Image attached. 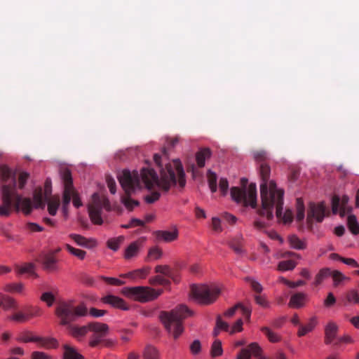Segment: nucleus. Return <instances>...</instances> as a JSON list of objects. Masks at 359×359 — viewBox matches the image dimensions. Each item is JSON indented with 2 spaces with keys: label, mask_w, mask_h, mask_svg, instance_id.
Instances as JSON below:
<instances>
[{
  "label": "nucleus",
  "mask_w": 359,
  "mask_h": 359,
  "mask_svg": "<svg viewBox=\"0 0 359 359\" xmlns=\"http://www.w3.org/2000/svg\"><path fill=\"white\" fill-rule=\"evenodd\" d=\"M162 155L156 154L154 160L159 168L160 177L156 171L151 168H142L140 170V179L141 178L146 189L150 191V194L144 196V201L149 204L157 201L161 194L155 187L168 192L172 187L179 183L180 187L186 184L185 172L183 166L179 159H175L171 162H167L166 149L163 148Z\"/></svg>",
  "instance_id": "f257e3e1"
},
{
  "label": "nucleus",
  "mask_w": 359,
  "mask_h": 359,
  "mask_svg": "<svg viewBox=\"0 0 359 359\" xmlns=\"http://www.w3.org/2000/svg\"><path fill=\"white\" fill-rule=\"evenodd\" d=\"M0 177L2 182L1 199L0 205V215L8 217L13 209L19 211L20 209L27 215L35 208L43 209L46 202L43 199L41 189L36 190L34 193V204L30 198H22L17 192V181L15 175L6 165H0Z\"/></svg>",
  "instance_id": "f03ea898"
},
{
  "label": "nucleus",
  "mask_w": 359,
  "mask_h": 359,
  "mask_svg": "<svg viewBox=\"0 0 359 359\" xmlns=\"http://www.w3.org/2000/svg\"><path fill=\"white\" fill-rule=\"evenodd\" d=\"M283 194L282 189H278L276 184L271 180L268 187L266 183L260 184V195L262 199V208L258 210L261 216L266 217L269 220L273 217V210L276 208V217L285 224L292 221L293 214L290 210L283 212Z\"/></svg>",
  "instance_id": "7ed1b4c3"
},
{
  "label": "nucleus",
  "mask_w": 359,
  "mask_h": 359,
  "mask_svg": "<svg viewBox=\"0 0 359 359\" xmlns=\"http://www.w3.org/2000/svg\"><path fill=\"white\" fill-rule=\"evenodd\" d=\"M192 314V311L181 304L170 311H161L159 318L167 332L177 339L184 332L183 320Z\"/></svg>",
  "instance_id": "20e7f679"
},
{
  "label": "nucleus",
  "mask_w": 359,
  "mask_h": 359,
  "mask_svg": "<svg viewBox=\"0 0 359 359\" xmlns=\"http://www.w3.org/2000/svg\"><path fill=\"white\" fill-rule=\"evenodd\" d=\"M118 178L126 193V195L121 197V202L129 211H132L135 207L140 205L138 201L130 198V195L141 187L139 173L136 170L130 172L124 170Z\"/></svg>",
  "instance_id": "39448f33"
},
{
  "label": "nucleus",
  "mask_w": 359,
  "mask_h": 359,
  "mask_svg": "<svg viewBox=\"0 0 359 359\" xmlns=\"http://www.w3.org/2000/svg\"><path fill=\"white\" fill-rule=\"evenodd\" d=\"M243 188L233 187L231 189V196L237 203H242L245 206L250 205L255 208L257 206V189L255 184H250L247 188L248 180L241 179Z\"/></svg>",
  "instance_id": "423d86ee"
},
{
  "label": "nucleus",
  "mask_w": 359,
  "mask_h": 359,
  "mask_svg": "<svg viewBox=\"0 0 359 359\" xmlns=\"http://www.w3.org/2000/svg\"><path fill=\"white\" fill-rule=\"evenodd\" d=\"M87 313L88 309L83 304L74 306L72 302H62L56 309V314L62 325L70 324L76 318L86 316Z\"/></svg>",
  "instance_id": "0eeeda50"
},
{
  "label": "nucleus",
  "mask_w": 359,
  "mask_h": 359,
  "mask_svg": "<svg viewBox=\"0 0 359 359\" xmlns=\"http://www.w3.org/2000/svg\"><path fill=\"white\" fill-rule=\"evenodd\" d=\"M88 213L93 223L101 225L103 223L102 218V210L109 212L111 210V204L108 198L104 196H100L95 193L92 196V201L88 205Z\"/></svg>",
  "instance_id": "6e6552de"
},
{
  "label": "nucleus",
  "mask_w": 359,
  "mask_h": 359,
  "mask_svg": "<svg viewBox=\"0 0 359 359\" xmlns=\"http://www.w3.org/2000/svg\"><path fill=\"white\" fill-rule=\"evenodd\" d=\"M162 292V290H156L144 286L126 287L122 290V294L126 297L142 303L156 299Z\"/></svg>",
  "instance_id": "1a4fd4ad"
},
{
  "label": "nucleus",
  "mask_w": 359,
  "mask_h": 359,
  "mask_svg": "<svg viewBox=\"0 0 359 359\" xmlns=\"http://www.w3.org/2000/svg\"><path fill=\"white\" fill-rule=\"evenodd\" d=\"M220 294V289L215 285H201L191 287L194 299L201 304H212Z\"/></svg>",
  "instance_id": "9d476101"
},
{
  "label": "nucleus",
  "mask_w": 359,
  "mask_h": 359,
  "mask_svg": "<svg viewBox=\"0 0 359 359\" xmlns=\"http://www.w3.org/2000/svg\"><path fill=\"white\" fill-rule=\"evenodd\" d=\"M61 178L64 184L63 191H67V192H69L70 201L72 199L73 205L76 208H79L83 206V203L79 196V194L73 186L71 172L67 169L65 170L61 173Z\"/></svg>",
  "instance_id": "9b49d317"
},
{
  "label": "nucleus",
  "mask_w": 359,
  "mask_h": 359,
  "mask_svg": "<svg viewBox=\"0 0 359 359\" xmlns=\"http://www.w3.org/2000/svg\"><path fill=\"white\" fill-rule=\"evenodd\" d=\"M253 156L255 160L259 163V172L262 181V184L265 182L269 187L271 182L269 181L271 168L264 162L267 158V153L264 150H257L253 152Z\"/></svg>",
  "instance_id": "f8f14e48"
},
{
  "label": "nucleus",
  "mask_w": 359,
  "mask_h": 359,
  "mask_svg": "<svg viewBox=\"0 0 359 359\" xmlns=\"http://www.w3.org/2000/svg\"><path fill=\"white\" fill-rule=\"evenodd\" d=\"M41 316V310L39 308L28 306L23 309L22 311H18L11 316L8 318L18 323H24L32 318Z\"/></svg>",
  "instance_id": "ddd939ff"
},
{
  "label": "nucleus",
  "mask_w": 359,
  "mask_h": 359,
  "mask_svg": "<svg viewBox=\"0 0 359 359\" xmlns=\"http://www.w3.org/2000/svg\"><path fill=\"white\" fill-rule=\"evenodd\" d=\"M253 354L257 359H264L262 355V349L257 343H251L247 348L241 349L237 359H250Z\"/></svg>",
  "instance_id": "4468645a"
},
{
  "label": "nucleus",
  "mask_w": 359,
  "mask_h": 359,
  "mask_svg": "<svg viewBox=\"0 0 359 359\" xmlns=\"http://www.w3.org/2000/svg\"><path fill=\"white\" fill-rule=\"evenodd\" d=\"M145 241V238H140L137 241L132 242L125 250L123 257L126 260L131 259L134 257H136L143 245V243Z\"/></svg>",
  "instance_id": "2eb2a0df"
},
{
  "label": "nucleus",
  "mask_w": 359,
  "mask_h": 359,
  "mask_svg": "<svg viewBox=\"0 0 359 359\" xmlns=\"http://www.w3.org/2000/svg\"><path fill=\"white\" fill-rule=\"evenodd\" d=\"M325 206L323 203L319 204L311 203L308 212L307 219L315 218L317 222H321L325 217Z\"/></svg>",
  "instance_id": "dca6fc26"
},
{
  "label": "nucleus",
  "mask_w": 359,
  "mask_h": 359,
  "mask_svg": "<svg viewBox=\"0 0 359 359\" xmlns=\"http://www.w3.org/2000/svg\"><path fill=\"white\" fill-rule=\"evenodd\" d=\"M348 197L347 196H344L341 198L337 196H333L332 199V212L334 214H337L339 212V210H341L340 215L344 216L347 211L346 205L348 202Z\"/></svg>",
  "instance_id": "f3484780"
},
{
  "label": "nucleus",
  "mask_w": 359,
  "mask_h": 359,
  "mask_svg": "<svg viewBox=\"0 0 359 359\" xmlns=\"http://www.w3.org/2000/svg\"><path fill=\"white\" fill-rule=\"evenodd\" d=\"M102 301L103 303L108 304L116 309L124 311L128 310L129 309L123 299L114 295H107L102 299Z\"/></svg>",
  "instance_id": "a211bd4d"
},
{
  "label": "nucleus",
  "mask_w": 359,
  "mask_h": 359,
  "mask_svg": "<svg viewBox=\"0 0 359 359\" xmlns=\"http://www.w3.org/2000/svg\"><path fill=\"white\" fill-rule=\"evenodd\" d=\"M308 296L304 292H297L292 294L289 302V306L293 309H300L305 306Z\"/></svg>",
  "instance_id": "6ab92c4d"
},
{
  "label": "nucleus",
  "mask_w": 359,
  "mask_h": 359,
  "mask_svg": "<svg viewBox=\"0 0 359 359\" xmlns=\"http://www.w3.org/2000/svg\"><path fill=\"white\" fill-rule=\"evenodd\" d=\"M43 268L49 271L57 270V259L55 255L52 254L43 255L39 259Z\"/></svg>",
  "instance_id": "aec40b11"
},
{
  "label": "nucleus",
  "mask_w": 359,
  "mask_h": 359,
  "mask_svg": "<svg viewBox=\"0 0 359 359\" xmlns=\"http://www.w3.org/2000/svg\"><path fill=\"white\" fill-rule=\"evenodd\" d=\"M338 326L333 322H330L325 328V343L331 344L337 337Z\"/></svg>",
  "instance_id": "412c9836"
},
{
  "label": "nucleus",
  "mask_w": 359,
  "mask_h": 359,
  "mask_svg": "<svg viewBox=\"0 0 359 359\" xmlns=\"http://www.w3.org/2000/svg\"><path fill=\"white\" fill-rule=\"evenodd\" d=\"M0 307L5 311L15 310L18 309V304L13 298L0 293Z\"/></svg>",
  "instance_id": "4be33fe9"
},
{
  "label": "nucleus",
  "mask_w": 359,
  "mask_h": 359,
  "mask_svg": "<svg viewBox=\"0 0 359 359\" xmlns=\"http://www.w3.org/2000/svg\"><path fill=\"white\" fill-rule=\"evenodd\" d=\"M89 331L94 334L106 336L109 332V326L105 323L92 322L88 324Z\"/></svg>",
  "instance_id": "5701e85b"
},
{
  "label": "nucleus",
  "mask_w": 359,
  "mask_h": 359,
  "mask_svg": "<svg viewBox=\"0 0 359 359\" xmlns=\"http://www.w3.org/2000/svg\"><path fill=\"white\" fill-rule=\"evenodd\" d=\"M67 325L69 333L77 339L84 337L89 331L88 325L81 327L71 325L69 324Z\"/></svg>",
  "instance_id": "b1692460"
},
{
  "label": "nucleus",
  "mask_w": 359,
  "mask_h": 359,
  "mask_svg": "<svg viewBox=\"0 0 359 359\" xmlns=\"http://www.w3.org/2000/svg\"><path fill=\"white\" fill-rule=\"evenodd\" d=\"M238 309H241L242 313L244 316H245L248 319L250 318L251 311L249 309L243 306L241 304H237L236 305L233 306V307L229 309L227 311H226L224 312V316L225 317L230 318L235 314L236 311Z\"/></svg>",
  "instance_id": "393cba45"
},
{
  "label": "nucleus",
  "mask_w": 359,
  "mask_h": 359,
  "mask_svg": "<svg viewBox=\"0 0 359 359\" xmlns=\"http://www.w3.org/2000/svg\"><path fill=\"white\" fill-rule=\"evenodd\" d=\"M63 348V359H83V356L78 353L72 346L65 344Z\"/></svg>",
  "instance_id": "a878e982"
},
{
  "label": "nucleus",
  "mask_w": 359,
  "mask_h": 359,
  "mask_svg": "<svg viewBox=\"0 0 359 359\" xmlns=\"http://www.w3.org/2000/svg\"><path fill=\"white\" fill-rule=\"evenodd\" d=\"M288 242L290 247L295 250H304L306 248V241L300 239L296 235H291L288 236Z\"/></svg>",
  "instance_id": "bb28decb"
},
{
  "label": "nucleus",
  "mask_w": 359,
  "mask_h": 359,
  "mask_svg": "<svg viewBox=\"0 0 359 359\" xmlns=\"http://www.w3.org/2000/svg\"><path fill=\"white\" fill-rule=\"evenodd\" d=\"M243 236L241 235L237 236L229 241V247L236 253L237 255H241L244 252L242 245H243Z\"/></svg>",
  "instance_id": "cd10ccee"
},
{
  "label": "nucleus",
  "mask_w": 359,
  "mask_h": 359,
  "mask_svg": "<svg viewBox=\"0 0 359 359\" xmlns=\"http://www.w3.org/2000/svg\"><path fill=\"white\" fill-rule=\"evenodd\" d=\"M156 235L158 240H163L165 242L173 241L177 238L176 231H158L156 232Z\"/></svg>",
  "instance_id": "c85d7f7f"
},
{
  "label": "nucleus",
  "mask_w": 359,
  "mask_h": 359,
  "mask_svg": "<svg viewBox=\"0 0 359 359\" xmlns=\"http://www.w3.org/2000/svg\"><path fill=\"white\" fill-rule=\"evenodd\" d=\"M210 155V150L208 148L203 149L198 151L196 155V160L198 166L199 168H203L205 165V160L209 158Z\"/></svg>",
  "instance_id": "c756f323"
},
{
  "label": "nucleus",
  "mask_w": 359,
  "mask_h": 359,
  "mask_svg": "<svg viewBox=\"0 0 359 359\" xmlns=\"http://www.w3.org/2000/svg\"><path fill=\"white\" fill-rule=\"evenodd\" d=\"M144 359H160L158 350L151 345H147L143 351Z\"/></svg>",
  "instance_id": "7c9ffc66"
},
{
  "label": "nucleus",
  "mask_w": 359,
  "mask_h": 359,
  "mask_svg": "<svg viewBox=\"0 0 359 359\" xmlns=\"http://www.w3.org/2000/svg\"><path fill=\"white\" fill-rule=\"evenodd\" d=\"M60 200L58 196H51L48 201V210L50 215L54 216L60 206Z\"/></svg>",
  "instance_id": "2f4dec72"
},
{
  "label": "nucleus",
  "mask_w": 359,
  "mask_h": 359,
  "mask_svg": "<svg viewBox=\"0 0 359 359\" xmlns=\"http://www.w3.org/2000/svg\"><path fill=\"white\" fill-rule=\"evenodd\" d=\"M332 270L330 268H323L319 271L315 277L314 285H320L325 279L331 276Z\"/></svg>",
  "instance_id": "473e14b6"
},
{
  "label": "nucleus",
  "mask_w": 359,
  "mask_h": 359,
  "mask_svg": "<svg viewBox=\"0 0 359 359\" xmlns=\"http://www.w3.org/2000/svg\"><path fill=\"white\" fill-rule=\"evenodd\" d=\"M35 342L39 343L46 348H55L57 345V341L53 338L36 337Z\"/></svg>",
  "instance_id": "72a5a7b5"
},
{
  "label": "nucleus",
  "mask_w": 359,
  "mask_h": 359,
  "mask_svg": "<svg viewBox=\"0 0 359 359\" xmlns=\"http://www.w3.org/2000/svg\"><path fill=\"white\" fill-rule=\"evenodd\" d=\"M317 323V319L316 317H313L310 319L309 322L306 325H301L298 331V336L302 337L311 332L316 326Z\"/></svg>",
  "instance_id": "f704fd0d"
},
{
  "label": "nucleus",
  "mask_w": 359,
  "mask_h": 359,
  "mask_svg": "<svg viewBox=\"0 0 359 359\" xmlns=\"http://www.w3.org/2000/svg\"><path fill=\"white\" fill-rule=\"evenodd\" d=\"M347 225L353 234L357 235L359 233V224L355 215H348L347 218Z\"/></svg>",
  "instance_id": "c9c22d12"
},
{
  "label": "nucleus",
  "mask_w": 359,
  "mask_h": 359,
  "mask_svg": "<svg viewBox=\"0 0 359 359\" xmlns=\"http://www.w3.org/2000/svg\"><path fill=\"white\" fill-rule=\"evenodd\" d=\"M208 182L211 192L215 193L217 190V177L215 172L211 170L207 172Z\"/></svg>",
  "instance_id": "e433bc0d"
},
{
  "label": "nucleus",
  "mask_w": 359,
  "mask_h": 359,
  "mask_svg": "<svg viewBox=\"0 0 359 359\" xmlns=\"http://www.w3.org/2000/svg\"><path fill=\"white\" fill-rule=\"evenodd\" d=\"M155 272L163 275L166 278H173V271L168 265H157Z\"/></svg>",
  "instance_id": "4c0bfd02"
},
{
  "label": "nucleus",
  "mask_w": 359,
  "mask_h": 359,
  "mask_svg": "<svg viewBox=\"0 0 359 359\" xmlns=\"http://www.w3.org/2000/svg\"><path fill=\"white\" fill-rule=\"evenodd\" d=\"M296 266L297 262L293 260H284L278 263V270L280 271H292Z\"/></svg>",
  "instance_id": "58836bf2"
},
{
  "label": "nucleus",
  "mask_w": 359,
  "mask_h": 359,
  "mask_svg": "<svg viewBox=\"0 0 359 359\" xmlns=\"http://www.w3.org/2000/svg\"><path fill=\"white\" fill-rule=\"evenodd\" d=\"M149 273V269H141L130 272L127 274L121 275L122 277H127L131 278H144Z\"/></svg>",
  "instance_id": "ea45409f"
},
{
  "label": "nucleus",
  "mask_w": 359,
  "mask_h": 359,
  "mask_svg": "<svg viewBox=\"0 0 359 359\" xmlns=\"http://www.w3.org/2000/svg\"><path fill=\"white\" fill-rule=\"evenodd\" d=\"M229 324L226 322H224L222 320V318L220 316H217V322H216V327L213 332L214 336H217L221 330H223L225 331H229Z\"/></svg>",
  "instance_id": "a19ab883"
},
{
  "label": "nucleus",
  "mask_w": 359,
  "mask_h": 359,
  "mask_svg": "<svg viewBox=\"0 0 359 359\" xmlns=\"http://www.w3.org/2000/svg\"><path fill=\"white\" fill-rule=\"evenodd\" d=\"M261 330L266 335L271 342L276 343L280 340V337L271 330L269 327H262Z\"/></svg>",
  "instance_id": "79ce46f5"
},
{
  "label": "nucleus",
  "mask_w": 359,
  "mask_h": 359,
  "mask_svg": "<svg viewBox=\"0 0 359 359\" xmlns=\"http://www.w3.org/2000/svg\"><path fill=\"white\" fill-rule=\"evenodd\" d=\"M331 277L333 279V285L334 287H338L343 280L347 279L342 273L337 270L332 271Z\"/></svg>",
  "instance_id": "37998d69"
},
{
  "label": "nucleus",
  "mask_w": 359,
  "mask_h": 359,
  "mask_svg": "<svg viewBox=\"0 0 359 359\" xmlns=\"http://www.w3.org/2000/svg\"><path fill=\"white\" fill-rule=\"evenodd\" d=\"M124 241V236H120L116 238L109 239L107 241V246L114 251H116L119 248V245Z\"/></svg>",
  "instance_id": "c03bdc74"
},
{
  "label": "nucleus",
  "mask_w": 359,
  "mask_h": 359,
  "mask_svg": "<svg viewBox=\"0 0 359 359\" xmlns=\"http://www.w3.org/2000/svg\"><path fill=\"white\" fill-rule=\"evenodd\" d=\"M222 352V342L218 339L215 340L211 346V355L212 357H217L221 355Z\"/></svg>",
  "instance_id": "a18cd8bd"
},
{
  "label": "nucleus",
  "mask_w": 359,
  "mask_h": 359,
  "mask_svg": "<svg viewBox=\"0 0 359 359\" xmlns=\"http://www.w3.org/2000/svg\"><path fill=\"white\" fill-rule=\"evenodd\" d=\"M245 280L250 283L252 290L257 293L256 294H260L262 293L263 291V287L259 282L250 277H246Z\"/></svg>",
  "instance_id": "49530a36"
},
{
  "label": "nucleus",
  "mask_w": 359,
  "mask_h": 359,
  "mask_svg": "<svg viewBox=\"0 0 359 359\" xmlns=\"http://www.w3.org/2000/svg\"><path fill=\"white\" fill-rule=\"evenodd\" d=\"M34 266L32 263H27L25 264L23 266H17V271L18 273L22 274V273H29L30 275H33L34 276H36L34 271Z\"/></svg>",
  "instance_id": "de8ad7c7"
},
{
  "label": "nucleus",
  "mask_w": 359,
  "mask_h": 359,
  "mask_svg": "<svg viewBox=\"0 0 359 359\" xmlns=\"http://www.w3.org/2000/svg\"><path fill=\"white\" fill-rule=\"evenodd\" d=\"M69 237L79 245L82 247H89V241H88L85 237L79 235V234H70Z\"/></svg>",
  "instance_id": "09e8293b"
},
{
  "label": "nucleus",
  "mask_w": 359,
  "mask_h": 359,
  "mask_svg": "<svg viewBox=\"0 0 359 359\" xmlns=\"http://www.w3.org/2000/svg\"><path fill=\"white\" fill-rule=\"evenodd\" d=\"M149 283L153 285H167L170 283V280L165 277L161 276V275H157L149 279Z\"/></svg>",
  "instance_id": "8fccbe9b"
},
{
  "label": "nucleus",
  "mask_w": 359,
  "mask_h": 359,
  "mask_svg": "<svg viewBox=\"0 0 359 359\" xmlns=\"http://www.w3.org/2000/svg\"><path fill=\"white\" fill-rule=\"evenodd\" d=\"M65 248L69 252H70L72 255L76 256L80 259H83L86 257V252L84 250L74 248L69 244H66Z\"/></svg>",
  "instance_id": "3c124183"
},
{
  "label": "nucleus",
  "mask_w": 359,
  "mask_h": 359,
  "mask_svg": "<svg viewBox=\"0 0 359 359\" xmlns=\"http://www.w3.org/2000/svg\"><path fill=\"white\" fill-rule=\"evenodd\" d=\"M304 218V205L301 198L297 199V220L301 222Z\"/></svg>",
  "instance_id": "603ef678"
},
{
  "label": "nucleus",
  "mask_w": 359,
  "mask_h": 359,
  "mask_svg": "<svg viewBox=\"0 0 359 359\" xmlns=\"http://www.w3.org/2000/svg\"><path fill=\"white\" fill-rule=\"evenodd\" d=\"M4 290L8 292H21L23 290L22 283H11L4 286Z\"/></svg>",
  "instance_id": "864d4df0"
},
{
  "label": "nucleus",
  "mask_w": 359,
  "mask_h": 359,
  "mask_svg": "<svg viewBox=\"0 0 359 359\" xmlns=\"http://www.w3.org/2000/svg\"><path fill=\"white\" fill-rule=\"evenodd\" d=\"M69 203H70V197H69V192H67V191H63L62 209V212L65 215H67L68 214Z\"/></svg>",
  "instance_id": "5fc2aeb1"
},
{
  "label": "nucleus",
  "mask_w": 359,
  "mask_h": 359,
  "mask_svg": "<svg viewBox=\"0 0 359 359\" xmlns=\"http://www.w3.org/2000/svg\"><path fill=\"white\" fill-rule=\"evenodd\" d=\"M256 304L264 308H269L270 306L266 297L264 294H255L254 296Z\"/></svg>",
  "instance_id": "6e6d98bb"
},
{
  "label": "nucleus",
  "mask_w": 359,
  "mask_h": 359,
  "mask_svg": "<svg viewBox=\"0 0 359 359\" xmlns=\"http://www.w3.org/2000/svg\"><path fill=\"white\" fill-rule=\"evenodd\" d=\"M105 337L106 336L93 333L90 337L89 345L91 347H97L100 344L102 343L103 338Z\"/></svg>",
  "instance_id": "4d7b16f0"
},
{
  "label": "nucleus",
  "mask_w": 359,
  "mask_h": 359,
  "mask_svg": "<svg viewBox=\"0 0 359 359\" xmlns=\"http://www.w3.org/2000/svg\"><path fill=\"white\" fill-rule=\"evenodd\" d=\"M162 255V251L158 247L151 248L149 250L148 259H158Z\"/></svg>",
  "instance_id": "13d9d810"
},
{
  "label": "nucleus",
  "mask_w": 359,
  "mask_h": 359,
  "mask_svg": "<svg viewBox=\"0 0 359 359\" xmlns=\"http://www.w3.org/2000/svg\"><path fill=\"white\" fill-rule=\"evenodd\" d=\"M31 359H53V356L43 351H33Z\"/></svg>",
  "instance_id": "bf43d9fd"
},
{
  "label": "nucleus",
  "mask_w": 359,
  "mask_h": 359,
  "mask_svg": "<svg viewBox=\"0 0 359 359\" xmlns=\"http://www.w3.org/2000/svg\"><path fill=\"white\" fill-rule=\"evenodd\" d=\"M36 337H34L32 335L31 332H25L20 336L17 340L20 342L28 343V342H35Z\"/></svg>",
  "instance_id": "052dcab7"
},
{
  "label": "nucleus",
  "mask_w": 359,
  "mask_h": 359,
  "mask_svg": "<svg viewBox=\"0 0 359 359\" xmlns=\"http://www.w3.org/2000/svg\"><path fill=\"white\" fill-rule=\"evenodd\" d=\"M41 299L46 302L48 306H51L55 301V297L51 292H46L42 294Z\"/></svg>",
  "instance_id": "680f3d73"
},
{
  "label": "nucleus",
  "mask_w": 359,
  "mask_h": 359,
  "mask_svg": "<svg viewBox=\"0 0 359 359\" xmlns=\"http://www.w3.org/2000/svg\"><path fill=\"white\" fill-rule=\"evenodd\" d=\"M201 345L199 340H194L190 345V351L192 354L197 355L201 352Z\"/></svg>",
  "instance_id": "e2e57ef3"
},
{
  "label": "nucleus",
  "mask_w": 359,
  "mask_h": 359,
  "mask_svg": "<svg viewBox=\"0 0 359 359\" xmlns=\"http://www.w3.org/2000/svg\"><path fill=\"white\" fill-rule=\"evenodd\" d=\"M29 178V174L27 172H21L18 177V187L22 189L24 188L27 180Z\"/></svg>",
  "instance_id": "0e129e2a"
},
{
  "label": "nucleus",
  "mask_w": 359,
  "mask_h": 359,
  "mask_svg": "<svg viewBox=\"0 0 359 359\" xmlns=\"http://www.w3.org/2000/svg\"><path fill=\"white\" fill-rule=\"evenodd\" d=\"M212 228L217 233L222 231L221 220L219 219V218L216 217L212 218Z\"/></svg>",
  "instance_id": "69168bd1"
},
{
  "label": "nucleus",
  "mask_w": 359,
  "mask_h": 359,
  "mask_svg": "<svg viewBox=\"0 0 359 359\" xmlns=\"http://www.w3.org/2000/svg\"><path fill=\"white\" fill-rule=\"evenodd\" d=\"M106 181H107V184L108 188L109 189V191L111 192V194H114L116 191L115 180L111 177L107 176Z\"/></svg>",
  "instance_id": "338daca9"
},
{
  "label": "nucleus",
  "mask_w": 359,
  "mask_h": 359,
  "mask_svg": "<svg viewBox=\"0 0 359 359\" xmlns=\"http://www.w3.org/2000/svg\"><path fill=\"white\" fill-rule=\"evenodd\" d=\"M347 300L350 302H353V303H355V304H359V296H358V294L354 291V290H352L351 292H349L348 294H347Z\"/></svg>",
  "instance_id": "774afa93"
}]
</instances>
